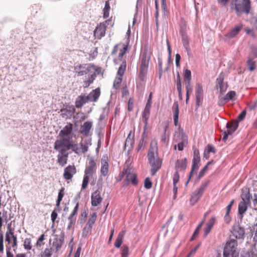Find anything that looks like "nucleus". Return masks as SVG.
Returning a JSON list of instances; mask_svg holds the SVG:
<instances>
[{"mask_svg": "<svg viewBox=\"0 0 257 257\" xmlns=\"http://www.w3.org/2000/svg\"><path fill=\"white\" fill-rule=\"evenodd\" d=\"M237 242L234 239L227 241L224 247L223 257H236V249Z\"/></svg>", "mask_w": 257, "mask_h": 257, "instance_id": "f03ea898", "label": "nucleus"}, {"mask_svg": "<svg viewBox=\"0 0 257 257\" xmlns=\"http://www.w3.org/2000/svg\"><path fill=\"white\" fill-rule=\"evenodd\" d=\"M207 169H208L207 166H205L203 167V168L200 171V172L198 174V179L201 178L204 175L205 173L207 171Z\"/></svg>", "mask_w": 257, "mask_h": 257, "instance_id": "e2e57ef3", "label": "nucleus"}, {"mask_svg": "<svg viewBox=\"0 0 257 257\" xmlns=\"http://www.w3.org/2000/svg\"><path fill=\"white\" fill-rule=\"evenodd\" d=\"M235 95L236 93L235 91H230L224 96V98L227 102L230 100H234Z\"/></svg>", "mask_w": 257, "mask_h": 257, "instance_id": "ea45409f", "label": "nucleus"}, {"mask_svg": "<svg viewBox=\"0 0 257 257\" xmlns=\"http://www.w3.org/2000/svg\"><path fill=\"white\" fill-rule=\"evenodd\" d=\"M182 41L184 47L188 52L189 51V40L188 36L186 35H183Z\"/></svg>", "mask_w": 257, "mask_h": 257, "instance_id": "a18cd8bd", "label": "nucleus"}, {"mask_svg": "<svg viewBox=\"0 0 257 257\" xmlns=\"http://www.w3.org/2000/svg\"><path fill=\"white\" fill-rule=\"evenodd\" d=\"M64 243V237L61 235H56L52 243L51 249L57 252L61 248Z\"/></svg>", "mask_w": 257, "mask_h": 257, "instance_id": "f8f14e48", "label": "nucleus"}, {"mask_svg": "<svg viewBox=\"0 0 257 257\" xmlns=\"http://www.w3.org/2000/svg\"><path fill=\"white\" fill-rule=\"evenodd\" d=\"M176 87L178 92L179 96H182V86L179 74L177 76V79L176 81Z\"/></svg>", "mask_w": 257, "mask_h": 257, "instance_id": "c03bdc74", "label": "nucleus"}, {"mask_svg": "<svg viewBox=\"0 0 257 257\" xmlns=\"http://www.w3.org/2000/svg\"><path fill=\"white\" fill-rule=\"evenodd\" d=\"M100 95V89L99 87L96 88L86 95L89 102H96Z\"/></svg>", "mask_w": 257, "mask_h": 257, "instance_id": "412c9836", "label": "nucleus"}, {"mask_svg": "<svg viewBox=\"0 0 257 257\" xmlns=\"http://www.w3.org/2000/svg\"><path fill=\"white\" fill-rule=\"evenodd\" d=\"M180 176L178 171H176L173 175V186H175L177 184L179 180Z\"/></svg>", "mask_w": 257, "mask_h": 257, "instance_id": "4d7b16f0", "label": "nucleus"}, {"mask_svg": "<svg viewBox=\"0 0 257 257\" xmlns=\"http://www.w3.org/2000/svg\"><path fill=\"white\" fill-rule=\"evenodd\" d=\"M203 88L201 84L197 83L195 86V97L197 108L199 106L203 99Z\"/></svg>", "mask_w": 257, "mask_h": 257, "instance_id": "dca6fc26", "label": "nucleus"}, {"mask_svg": "<svg viewBox=\"0 0 257 257\" xmlns=\"http://www.w3.org/2000/svg\"><path fill=\"white\" fill-rule=\"evenodd\" d=\"M129 248L126 245H123L122 247L121 257H127L128 255Z\"/></svg>", "mask_w": 257, "mask_h": 257, "instance_id": "864d4df0", "label": "nucleus"}, {"mask_svg": "<svg viewBox=\"0 0 257 257\" xmlns=\"http://www.w3.org/2000/svg\"><path fill=\"white\" fill-rule=\"evenodd\" d=\"M187 140L186 139H183L182 142H180L178 144L177 146L175 145L174 148L175 149H176L177 147L178 150L179 151H182L184 149V147L187 145Z\"/></svg>", "mask_w": 257, "mask_h": 257, "instance_id": "de8ad7c7", "label": "nucleus"}, {"mask_svg": "<svg viewBox=\"0 0 257 257\" xmlns=\"http://www.w3.org/2000/svg\"><path fill=\"white\" fill-rule=\"evenodd\" d=\"M72 150L73 152L77 154L80 153V150L78 144L72 140L68 139V150Z\"/></svg>", "mask_w": 257, "mask_h": 257, "instance_id": "c85d7f7f", "label": "nucleus"}, {"mask_svg": "<svg viewBox=\"0 0 257 257\" xmlns=\"http://www.w3.org/2000/svg\"><path fill=\"white\" fill-rule=\"evenodd\" d=\"M168 128V125L166 124L164 129V133L163 135L161 137V141L162 143H165L166 142V134L167 129Z\"/></svg>", "mask_w": 257, "mask_h": 257, "instance_id": "bf43d9fd", "label": "nucleus"}, {"mask_svg": "<svg viewBox=\"0 0 257 257\" xmlns=\"http://www.w3.org/2000/svg\"><path fill=\"white\" fill-rule=\"evenodd\" d=\"M203 223H204V220H202L201 221V222L198 224V225L196 227V229L195 230V231L194 232V235H198V234L199 233V230Z\"/></svg>", "mask_w": 257, "mask_h": 257, "instance_id": "0e129e2a", "label": "nucleus"}, {"mask_svg": "<svg viewBox=\"0 0 257 257\" xmlns=\"http://www.w3.org/2000/svg\"><path fill=\"white\" fill-rule=\"evenodd\" d=\"M125 68H126V63L125 62H122L119 67V69L117 71L118 75H119L120 77L122 76L124 73Z\"/></svg>", "mask_w": 257, "mask_h": 257, "instance_id": "49530a36", "label": "nucleus"}, {"mask_svg": "<svg viewBox=\"0 0 257 257\" xmlns=\"http://www.w3.org/2000/svg\"><path fill=\"white\" fill-rule=\"evenodd\" d=\"M52 255L51 248H45L41 254V257H51Z\"/></svg>", "mask_w": 257, "mask_h": 257, "instance_id": "603ef678", "label": "nucleus"}, {"mask_svg": "<svg viewBox=\"0 0 257 257\" xmlns=\"http://www.w3.org/2000/svg\"><path fill=\"white\" fill-rule=\"evenodd\" d=\"M245 115H246V111L243 110L238 116V117H237L238 120L241 121L242 120H243L244 118Z\"/></svg>", "mask_w": 257, "mask_h": 257, "instance_id": "338daca9", "label": "nucleus"}, {"mask_svg": "<svg viewBox=\"0 0 257 257\" xmlns=\"http://www.w3.org/2000/svg\"><path fill=\"white\" fill-rule=\"evenodd\" d=\"M78 208H79V204H78V203H77L76 204V206H75L74 208L73 209L72 213H71V214L69 216V217L68 218L69 220H74L76 221V217H74V216L76 214V213L78 210Z\"/></svg>", "mask_w": 257, "mask_h": 257, "instance_id": "a19ab883", "label": "nucleus"}, {"mask_svg": "<svg viewBox=\"0 0 257 257\" xmlns=\"http://www.w3.org/2000/svg\"><path fill=\"white\" fill-rule=\"evenodd\" d=\"M88 160V164L85 168L84 173L86 175L91 176L94 173H95L97 166L96 163L93 158L89 157Z\"/></svg>", "mask_w": 257, "mask_h": 257, "instance_id": "4468645a", "label": "nucleus"}, {"mask_svg": "<svg viewBox=\"0 0 257 257\" xmlns=\"http://www.w3.org/2000/svg\"><path fill=\"white\" fill-rule=\"evenodd\" d=\"M32 240L30 238H26L24 241V247L26 250H30L32 248Z\"/></svg>", "mask_w": 257, "mask_h": 257, "instance_id": "37998d69", "label": "nucleus"}, {"mask_svg": "<svg viewBox=\"0 0 257 257\" xmlns=\"http://www.w3.org/2000/svg\"><path fill=\"white\" fill-rule=\"evenodd\" d=\"M187 166L186 159L185 158L184 160H177L175 164V167L176 171H183L184 170Z\"/></svg>", "mask_w": 257, "mask_h": 257, "instance_id": "2f4dec72", "label": "nucleus"}, {"mask_svg": "<svg viewBox=\"0 0 257 257\" xmlns=\"http://www.w3.org/2000/svg\"><path fill=\"white\" fill-rule=\"evenodd\" d=\"M149 162L150 164L152 169L151 173L152 175H154L161 167L162 162L158 157L148 159Z\"/></svg>", "mask_w": 257, "mask_h": 257, "instance_id": "6e6552de", "label": "nucleus"}, {"mask_svg": "<svg viewBox=\"0 0 257 257\" xmlns=\"http://www.w3.org/2000/svg\"><path fill=\"white\" fill-rule=\"evenodd\" d=\"M144 186L147 189L151 188L152 186V183L149 178H147L145 179Z\"/></svg>", "mask_w": 257, "mask_h": 257, "instance_id": "13d9d810", "label": "nucleus"}, {"mask_svg": "<svg viewBox=\"0 0 257 257\" xmlns=\"http://www.w3.org/2000/svg\"><path fill=\"white\" fill-rule=\"evenodd\" d=\"M96 78L95 74H92L88 75L87 79L83 81V86L85 88L88 87L91 84Z\"/></svg>", "mask_w": 257, "mask_h": 257, "instance_id": "f704fd0d", "label": "nucleus"}, {"mask_svg": "<svg viewBox=\"0 0 257 257\" xmlns=\"http://www.w3.org/2000/svg\"><path fill=\"white\" fill-rule=\"evenodd\" d=\"M200 161V158L199 156V152L198 150H194L193 152V158L192 160V166L191 168V171L189 175V179L191 178V176L193 175V172L197 170L200 166L199 163Z\"/></svg>", "mask_w": 257, "mask_h": 257, "instance_id": "9b49d317", "label": "nucleus"}, {"mask_svg": "<svg viewBox=\"0 0 257 257\" xmlns=\"http://www.w3.org/2000/svg\"><path fill=\"white\" fill-rule=\"evenodd\" d=\"M72 130V124L71 123L67 124L60 131L59 135L61 137V138H64V137L68 136L71 133Z\"/></svg>", "mask_w": 257, "mask_h": 257, "instance_id": "5701e85b", "label": "nucleus"}, {"mask_svg": "<svg viewBox=\"0 0 257 257\" xmlns=\"http://www.w3.org/2000/svg\"><path fill=\"white\" fill-rule=\"evenodd\" d=\"M45 235L44 234H42L40 235V236L39 237V238H38L37 241V243H36V246H39V247H40L42 245V241L44 240L45 239Z\"/></svg>", "mask_w": 257, "mask_h": 257, "instance_id": "052dcab7", "label": "nucleus"}, {"mask_svg": "<svg viewBox=\"0 0 257 257\" xmlns=\"http://www.w3.org/2000/svg\"><path fill=\"white\" fill-rule=\"evenodd\" d=\"M64 188H61V190L59 191L57 200L62 201V198L64 195Z\"/></svg>", "mask_w": 257, "mask_h": 257, "instance_id": "69168bd1", "label": "nucleus"}, {"mask_svg": "<svg viewBox=\"0 0 257 257\" xmlns=\"http://www.w3.org/2000/svg\"><path fill=\"white\" fill-rule=\"evenodd\" d=\"M185 87L186 89V94H189L190 92L191 93L193 90V88L191 84V81L185 82Z\"/></svg>", "mask_w": 257, "mask_h": 257, "instance_id": "5fc2aeb1", "label": "nucleus"}, {"mask_svg": "<svg viewBox=\"0 0 257 257\" xmlns=\"http://www.w3.org/2000/svg\"><path fill=\"white\" fill-rule=\"evenodd\" d=\"M110 22L109 20L105 21L96 28L94 31V35L95 38L100 39L105 35L106 28Z\"/></svg>", "mask_w": 257, "mask_h": 257, "instance_id": "0eeeda50", "label": "nucleus"}, {"mask_svg": "<svg viewBox=\"0 0 257 257\" xmlns=\"http://www.w3.org/2000/svg\"><path fill=\"white\" fill-rule=\"evenodd\" d=\"M90 64H78L74 66V72L78 76H83L90 73Z\"/></svg>", "mask_w": 257, "mask_h": 257, "instance_id": "1a4fd4ad", "label": "nucleus"}, {"mask_svg": "<svg viewBox=\"0 0 257 257\" xmlns=\"http://www.w3.org/2000/svg\"><path fill=\"white\" fill-rule=\"evenodd\" d=\"M54 148L59 154L68 153V139L61 138L57 140L54 143Z\"/></svg>", "mask_w": 257, "mask_h": 257, "instance_id": "39448f33", "label": "nucleus"}, {"mask_svg": "<svg viewBox=\"0 0 257 257\" xmlns=\"http://www.w3.org/2000/svg\"><path fill=\"white\" fill-rule=\"evenodd\" d=\"M124 234H125L124 230H122L121 231H120L119 233V234L117 237V238L115 240V243H114V245L116 247L119 248L120 246V245L123 241Z\"/></svg>", "mask_w": 257, "mask_h": 257, "instance_id": "473e14b6", "label": "nucleus"}, {"mask_svg": "<svg viewBox=\"0 0 257 257\" xmlns=\"http://www.w3.org/2000/svg\"><path fill=\"white\" fill-rule=\"evenodd\" d=\"M242 201L245 202L247 203H249L250 195L249 194V192H247L243 194L241 196Z\"/></svg>", "mask_w": 257, "mask_h": 257, "instance_id": "8fccbe9b", "label": "nucleus"}, {"mask_svg": "<svg viewBox=\"0 0 257 257\" xmlns=\"http://www.w3.org/2000/svg\"><path fill=\"white\" fill-rule=\"evenodd\" d=\"M150 111L146 110L144 109V111L143 112V114H142V120L145 123L144 132L143 133V136H144L145 132L148 128V120L150 117Z\"/></svg>", "mask_w": 257, "mask_h": 257, "instance_id": "c756f323", "label": "nucleus"}, {"mask_svg": "<svg viewBox=\"0 0 257 257\" xmlns=\"http://www.w3.org/2000/svg\"><path fill=\"white\" fill-rule=\"evenodd\" d=\"M68 153L58 154L57 156V162L62 166H64L67 163Z\"/></svg>", "mask_w": 257, "mask_h": 257, "instance_id": "bb28decb", "label": "nucleus"}, {"mask_svg": "<svg viewBox=\"0 0 257 257\" xmlns=\"http://www.w3.org/2000/svg\"><path fill=\"white\" fill-rule=\"evenodd\" d=\"M158 157V146L156 140H153L150 144V147L148 154V159Z\"/></svg>", "mask_w": 257, "mask_h": 257, "instance_id": "a211bd4d", "label": "nucleus"}, {"mask_svg": "<svg viewBox=\"0 0 257 257\" xmlns=\"http://www.w3.org/2000/svg\"><path fill=\"white\" fill-rule=\"evenodd\" d=\"M92 126V122L87 121L81 126L80 133L84 136L87 137L90 135V131Z\"/></svg>", "mask_w": 257, "mask_h": 257, "instance_id": "6ab92c4d", "label": "nucleus"}, {"mask_svg": "<svg viewBox=\"0 0 257 257\" xmlns=\"http://www.w3.org/2000/svg\"><path fill=\"white\" fill-rule=\"evenodd\" d=\"M134 107V101L132 98H130L127 104V109L128 111H132Z\"/></svg>", "mask_w": 257, "mask_h": 257, "instance_id": "680f3d73", "label": "nucleus"}, {"mask_svg": "<svg viewBox=\"0 0 257 257\" xmlns=\"http://www.w3.org/2000/svg\"><path fill=\"white\" fill-rule=\"evenodd\" d=\"M247 63L249 66V70L250 71H253L255 69L254 61H253L251 59H248L247 61Z\"/></svg>", "mask_w": 257, "mask_h": 257, "instance_id": "6e6d98bb", "label": "nucleus"}, {"mask_svg": "<svg viewBox=\"0 0 257 257\" xmlns=\"http://www.w3.org/2000/svg\"><path fill=\"white\" fill-rule=\"evenodd\" d=\"M134 137L131 135L130 133L125 140L124 147L125 148H128V150L131 149L133 148V145L134 144Z\"/></svg>", "mask_w": 257, "mask_h": 257, "instance_id": "c9c22d12", "label": "nucleus"}, {"mask_svg": "<svg viewBox=\"0 0 257 257\" xmlns=\"http://www.w3.org/2000/svg\"><path fill=\"white\" fill-rule=\"evenodd\" d=\"M110 10L109 3L108 1H106L105 7L103 10V18L106 19L109 17V11Z\"/></svg>", "mask_w": 257, "mask_h": 257, "instance_id": "79ce46f5", "label": "nucleus"}, {"mask_svg": "<svg viewBox=\"0 0 257 257\" xmlns=\"http://www.w3.org/2000/svg\"><path fill=\"white\" fill-rule=\"evenodd\" d=\"M90 176L84 174L82 185V189H85L88 185V182H89V177Z\"/></svg>", "mask_w": 257, "mask_h": 257, "instance_id": "3c124183", "label": "nucleus"}, {"mask_svg": "<svg viewBox=\"0 0 257 257\" xmlns=\"http://www.w3.org/2000/svg\"><path fill=\"white\" fill-rule=\"evenodd\" d=\"M191 72L188 69H186L184 74V82L191 81Z\"/></svg>", "mask_w": 257, "mask_h": 257, "instance_id": "09e8293b", "label": "nucleus"}, {"mask_svg": "<svg viewBox=\"0 0 257 257\" xmlns=\"http://www.w3.org/2000/svg\"><path fill=\"white\" fill-rule=\"evenodd\" d=\"M150 57L146 53H144L141 62L139 77L142 81H144L147 75Z\"/></svg>", "mask_w": 257, "mask_h": 257, "instance_id": "20e7f679", "label": "nucleus"}, {"mask_svg": "<svg viewBox=\"0 0 257 257\" xmlns=\"http://www.w3.org/2000/svg\"><path fill=\"white\" fill-rule=\"evenodd\" d=\"M87 102H89V101L87 96L86 95H81L79 96L76 100V107L77 108H80Z\"/></svg>", "mask_w": 257, "mask_h": 257, "instance_id": "b1692460", "label": "nucleus"}, {"mask_svg": "<svg viewBox=\"0 0 257 257\" xmlns=\"http://www.w3.org/2000/svg\"><path fill=\"white\" fill-rule=\"evenodd\" d=\"M248 203H245L244 201H241L238 205V213L242 215L247 209V204Z\"/></svg>", "mask_w": 257, "mask_h": 257, "instance_id": "58836bf2", "label": "nucleus"}, {"mask_svg": "<svg viewBox=\"0 0 257 257\" xmlns=\"http://www.w3.org/2000/svg\"><path fill=\"white\" fill-rule=\"evenodd\" d=\"M242 29V25H238L233 28L229 33L226 35V37L228 39L234 37Z\"/></svg>", "mask_w": 257, "mask_h": 257, "instance_id": "7c9ffc66", "label": "nucleus"}, {"mask_svg": "<svg viewBox=\"0 0 257 257\" xmlns=\"http://www.w3.org/2000/svg\"><path fill=\"white\" fill-rule=\"evenodd\" d=\"M91 205L93 206H97L99 205L102 200V198L100 195V192L96 190L91 195Z\"/></svg>", "mask_w": 257, "mask_h": 257, "instance_id": "aec40b11", "label": "nucleus"}, {"mask_svg": "<svg viewBox=\"0 0 257 257\" xmlns=\"http://www.w3.org/2000/svg\"><path fill=\"white\" fill-rule=\"evenodd\" d=\"M109 171L108 158L107 155H103L101 159V174L105 177Z\"/></svg>", "mask_w": 257, "mask_h": 257, "instance_id": "2eb2a0df", "label": "nucleus"}, {"mask_svg": "<svg viewBox=\"0 0 257 257\" xmlns=\"http://www.w3.org/2000/svg\"><path fill=\"white\" fill-rule=\"evenodd\" d=\"M124 176H125L126 184L130 182H131L134 185H136L138 184L137 174L134 169L130 168H124L119 175V180H121Z\"/></svg>", "mask_w": 257, "mask_h": 257, "instance_id": "7ed1b4c3", "label": "nucleus"}, {"mask_svg": "<svg viewBox=\"0 0 257 257\" xmlns=\"http://www.w3.org/2000/svg\"><path fill=\"white\" fill-rule=\"evenodd\" d=\"M199 247V244L197 245L195 247L192 249L187 257H191L192 255H193L196 253Z\"/></svg>", "mask_w": 257, "mask_h": 257, "instance_id": "774afa93", "label": "nucleus"}, {"mask_svg": "<svg viewBox=\"0 0 257 257\" xmlns=\"http://www.w3.org/2000/svg\"><path fill=\"white\" fill-rule=\"evenodd\" d=\"M11 224H10L8 226V231L6 233V240L10 243L11 241V238H12V235H14V232L11 228Z\"/></svg>", "mask_w": 257, "mask_h": 257, "instance_id": "4c0bfd02", "label": "nucleus"}, {"mask_svg": "<svg viewBox=\"0 0 257 257\" xmlns=\"http://www.w3.org/2000/svg\"><path fill=\"white\" fill-rule=\"evenodd\" d=\"M216 88L219 89L221 93L224 92L227 89V84L223 82V77L219 75L216 79Z\"/></svg>", "mask_w": 257, "mask_h": 257, "instance_id": "4be33fe9", "label": "nucleus"}, {"mask_svg": "<svg viewBox=\"0 0 257 257\" xmlns=\"http://www.w3.org/2000/svg\"><path fill=\"white\" fill-rule=\"evenodd\" d=\"M76 173V168L74 165H69L64 171L63 177L67 180H71L73 175Z\"/></svg>", "mask_w": 257, "mask_h": 257, "instance_id": "f3484780", "label": "nucleus"}, {"mask_svg": "<svg viewBox=\"0 0 257 257\" xmlns=\"http://www.w3.org/2000/svg\"><path fill=\"white\" fill-rule=\"evenodd\" d=\"M173 107L175 108L174 113V121L175 126L178 125V121L179 118V105L177 102H175L173 105Z\"/></svg>", "mask_w": 257, "mask_h": 257, "instance_id": "72a5a7b5", "label": "nucleus"}, {"mask_svg": "<svg viewBox=\"0 0 257 257\" xmlns=\"http://www.w3.org/2000/svg\"><path fill=\"white\" fill-rule=\"evenodd\" d=\"M209 181L204 183L201 185L198 190H196L192 195L190 201L192 205H194L202 196L205 188L207 187Z\"/></svg>", "mask_w": 257, "mask_h": 257, "instance_id": "423d86ee", "label": "nucleus"}, {"mask_svg": "<svg viewBox=\"0 0 257 257\" xmlns=\"http://www.w3.org/2000/svg\"><path fill=\"white\" fill-rule=\"evenodd\" d=\"M97 218V214L96 212L93 213L91 217L88 219L86 226L83 230V234L87 235L89 232L91 231L93 225Z\"/></svg>", "mask_w": 257, "mask_h": 257, "instance_id": "ddd939ff", "label": "nucleus"}, {"mask_svg": "<svg viewBox=\"0 0 257 257\" xmlns=\"http://www.w3.org/2000/svg\"><path fill=\"white\" fill-rule=\"evenodd\" d=\"M233 235L236 238H242L244 234V229L239 226L234 227L233 230Z\"/></svg>", "mask_w": 257, "mask_h": 257, "instance_id": "a878e982", "label": "nucleus"}, {"mask_svg": "<svg viewBox=\"0 0 257 257\" xmlns=\"http://www.w3.org/2000/svg\"><path fill=\"white\" fill-rule=\"evenodd\" d=\"M91 139L88 138L84 140V143H80V153H85L88 150L89 146L91 145Z\"/></svg>", "mask_w": 257, "mask_h": 257, "instance_id": "cd10ccee", "label": "nucleus"}, {"mask_svg": "<svg viewBox=\"0 0 257 257\" xmlns=\"http://www.w3.org/2000/svg\"><path fill=\"white\" fill-rule=\"evenodd\" d=\"M250 0H242L241 4L238 3L237 0H233L231 4V8L234 9L237 15L242 12L248 14L251 8Z\"/></svg>", "mask_w": 257, "mask_h": 257, "instance_id": "f257e3e1", "label": "nucleus"}, {"mask_svg": "<svg viewBox=\"0 0 257 257\" xmlns=\"http://www.w3.org/2000/svg\"><path fill=\"white\" fill-rule=\"evenodd\" d=\"M216 221V217L213 216L208 220L206 225V227L204 229V236H206L210 232L212 227L213 226Z\"/></svg>", "mask_w": 257, "mask_h": 257, "instance_id": "393cba45", "label": "nucleus"}, {"mask_svg": "<svg viewBox=\"0 0 257 257\" xmlns=\"http://www.w3.org/2000/svg\"><path fill=\"white\" fill-rule=\"evenodd\" d=\"M90 73L94 72L93 74L96 75H99L102 73V69L101 67L97 66L93 64H90Z\"/></svg>", "mask_w": 257, "mask_h": 257, "instance_id": "e433bc0d", "label": "nucleus"}, {"mask_svg": "<svg viewBox=\"0 0 257 257\" xmlns=\"http://www.w3.org/2000/svg\"><path fill=\"white\" fill-rule=\"evenodd\" d=\"M226 130H225L223 133V140L225 142L228 138V135H231L238 127L237 122H227L226 125Z\"/></svg>", "mask_w": 257, "mask_h": 257, "instance_id": "9d476101", "label": "nucleus"}]
</instances>
